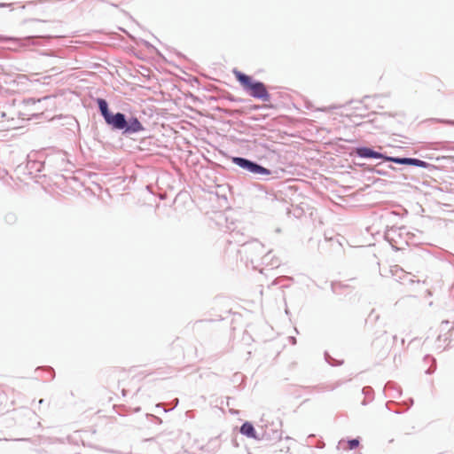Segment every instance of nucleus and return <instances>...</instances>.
<instances>
[{"instance_id":"3","label":"nucleus","mask_w":454,"mask_h":454,"mask_svg":"<svg viewBox=\"0 0 454 454\" xmlns=\"http://www.w3.org/2000/svg\"><path fill=\"white\" fill-rule=\"evenodd\" d=\"M386 160L395 162L398 164H405V165H413L420 168H427L429 164L426 161H423L419 159L413 158H395V157H386Z\"/></svg>"},{"instance_id":"12","label":"nucleus","mask_w":454,"mask_h":454,"mask_svg":"<svg viewBox=\"0 0 454 454\" xmlns=\"http://www.w3.org/2000/svg\"><path fill=\"white\" fill-rule=\"evenodd\" d=\"M444 123H450V124H454V122H450V121H443Z\"/></svg>"},{"instance_id":"7","label":"nucleus","mask_w":454,"mask_h":454,"mask_svg":"<svg viewBox=\"0 0 454 454\" xmlns=\"http://www.w3.org/2000/svg\"><path fill=\"white\" fill-rule=\"evenodd\" d=\"M240 433L247 437L256 439V434L254 426L249 422H245L240 427Z\"/></svg>"},{"instance_id":"5","label":"nucleus","mask_w":454,"mask_h":454,"mask_svg":"<svg viewBox=\"0 0 454 454\" xmlns=\"http://www.w3.org/2000/svg\"><path fill=\"white\" fill-rule=\"evenodd\" d=\"M358 156L363 158H374V159H385L381 153L375 152L368 147H361L356 149Z\"/></svg>"},{"instance_id":"4","label":"nucleus","mask_w":454,"mask_h":454,"mask_svg":"<svg viewBox=\"0 0 454 454\" xmlns=\"http://www.w3.org/2000/svg\"><path fill=\"white\" fill-rule=\"evenodd\" d=\"M106 121L107 124L111 125L113 128L116 129H123L127 126V121L125 119V116L123 114L121 113L111 114Z\"/></svg>"},{"instance_id":"6","label":"nucleus","mask_w":454,"mask_h":454,"mask_svg":"<svg viewBox=\"0 0 454 454\" xmlns=\"http://www.w3.org/2000/svg\"><path fill=\"white\" fill-rule=\"evenodd\" d=\"M143 129V125L137 118H132L131 120H129V121L127 122V126L125 128L126 132L132 133L139 132L142 131Z\"/></svg>"},{"instance_id":"9","label":"nucleus","mask_w":454,"mask_h":454,"mask_svg":"<svg viewBox=\"0 0 454 454\" xmlns=\"http://www.w3.org/2000/svg\"><path fill=\"white\" fill-rule=\"evenodd\" d=\"M50 59H46L43 61V65L45 67H47L46 71H51V72H59L60 67L58 66H53L51 63H50Z\"/></svg>"},{"instance_id":"2","label":"nucleus","mask_w":454,"mask_h":454,"mask_svg":"<svg viewBox=\"0 0 454 454\" xmlns=\"http://www.w3.org/2000/svg\"><path fill=\"white\" fill-rule=\"evenodd\" d=\"M233 161L239 167L247 169L249 172L259 175H270V171L264 167L254 163L244 158H234Z\"/></svg>"},{"instance_id":"8","label":"nucleus","mask_w":454,"mask_h":454,"mask_svg":"<svg viewBox=\"0 0 454 454\" xmlns=\"http://www.w3.org/2000/svg\"><path fill=\"white\" fill-rule=\"evenodd\" d=\"M98 103L102 115L104 116L105 121H106L107 118H109V116L112 114L108 111L107 103L105 99H98Z\"/></svg>"},{"instance_id":"10","label":"nucleus","mask_w":454,"mask_h":454,"mask_svg":"<svg viewBox=\"0 0 454 454\" xmlns=\"http://www.w3.org/2000/svg\"><path fill=\"white\" fill-rule=\"evenodd\" d=\"M359 445V441L356 439H353L348 442V449L353 450Z\"/></svg>"},{"instance_id":"11","label":"nucleus","mask_w":454,"mask_h":454,"mask_svg":"<svg viewBox=\"0 0 454 454\" xmlns=\"http://www.w3.org/2000/svg\"><path fill=\"white\" fill-rule=\"evenodd\" d=\"M6 5H10V4H0V7H4V6H6Z\"/></svg>"},{"instance_id":"1","label":"nucleus","mask_w":454,"mask_h":454,"mask_svg":"<svg viewBox=\"0 0 454 454\" xmlns=\"http://www.w3.org/2000/svg\"><path fill=\"white\" fill-rule=\"evenodd\" d=\"M235 75L241 85L249 90L251 96L261 98L263 101L270 100V94L262 82H254L250 76L240 72H235Z\"/></svg>"}]
</instances>
